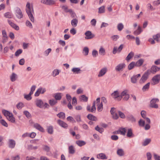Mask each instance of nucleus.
<instances>
[{
  "label": "nucleus",
  "mask_w": 160,
  "mask_h": 160,
  "mask_svg": "<svg viewBox=\"0 0 160 160\" xmlns=\"http://www.w3.org/2000/svg\"><path fill=\"white\" fill-rule=\"evenodd\" d=\"M26 11L31 21L34 22V19L33 15V14L34 13L33 9L32 6L31 7L30 4L28 2L27 4Z\"/></svg>",
  "instance_id": "f257e3e1"
},
{
  "label": "nucleus",
  "mask_w": 160,
  "mask_h": 160,
  "mask_svg": "<svg viewBox=\"0 0 160 160\" xmlns=\"http://www.w3.org/2000/svg\"><path fill=\"white\" fill-rule=\"evenodd\" d=\"M129 94L128 93V90L127 89L124 90L120 94V100L124 97L123 99L125 101H127L129 98Z\"/></svg>",
  "instance_id": "f03ea898"
},
{
  "label": "nucleus",
  "mask_w": 160,
  "mask_h": 160,
  "mask_svg": "<svg viewBox=\"0 0 160 160\" xmlns=\"http://www.w3.org/2000/svg\"><path fill=\"white\" fill-rule=\"evenodd\" d=\"M159 100L157 98H154L152 99L150 102V107L152 108H158V105L156 103L158 102Z\"/></svg>",
  "instance_id": "7ed1b4c3"
},
{
  "label": "nucleus",
  "mask_w": 160,
  "mask_h": 160,
  "mask_svg": "<svg viewBox=\"0 0 160 160\" xmlns=\"http://www.w3.org/2000/svg\"><path fill=\"white\" fill-rule=\"evenodd\" d=\"M111 96L115 100L118 101L120 100V94L118 91H115L111 94Z\"/></svg>",
  "instance_id": "20e7f679"
},
{
  "label": "nucleus",
  "mask_w": 160,
  "mask_h": 160,
  "mask_svg": "<svg viewBox=\"0 0 160 160\" xmlns=\"http://www.w3.org/2000/svg\"><path fill=\"white\" fill-rule=\"evenodd\" d=\"M41 2L44 4L52 6L55 4V1L54 0H41Z\"/></svg>",
  "instance_id": "39448f33"
},
{
  "label": "nucleus",
  "mask_w": 160,
  "mask_h": 160,
  "mask_svg": "<svg viewBox=\"0 0 160 160\" xmlns=\"http://www.w3.org/2000/svg\"><path fill=\"white\" fill-rule=\"evenodd\" d=\"M152 82L151 83V84L153 85H154L158 84L160 80V75H157L153 77L152 79Z\"/></svg>",
  "instance_id": "423d86ee"
},
{
  "label": "nucleus",
  "mask_w": 160,
  "mask_h": 160,
  "mask_svg": "<svg viewBox=\"0 0 160 160\" xmlns=\"http://www.w3.org/2000/svg\"><path fill=\"white\" fill-rule=\"evenodd\" d=\"M160 70V68L157 66L153 65L152 66L151 69V70H148L147 71L149 74L152 73L155 74L157 71H158Z\"/></svg>",
  "instance_id": "0eeeda50"
},
{
  "label": "nucleus",
  "mask_w": 160,
  "mask_h": 160,
  "mask_svg": "<svg viewBox=\"0 0 160 160\" xmlns=\"http://www.w3.org/2000/svg\"><path fill=\"white\" fill-rule=\"evenodd\" d=\"M96 101H94L92 104V106L91 108V106L89 105L87 106V110L89 112H95L96 110V108L95 107V103Z\"/></svg>",
  "instance_id": "6e6552de"
},
{
  "label": "nucleus",
  "mask_w": 160,
  "mask_h": 160,
  "mask_svg": "<svg viewBox=\"0 0 160 160\" xmlns=\"http://www.w3.org/2000/svg\"><path fill=\"white\" fill-rule=\"evenodd\" d=\"M123 47L124 45L123 44H121L118 48H117V47H114L112 51V53L115 54L117 52L118 53H120L123 49Z\"/></svg>",
  "instance_id": "1a4fd4ad"
},
{
  "label": "nucleus",
  "mask_w": 160,
  "mask_h": 160,
  "mask_svg": "<svg viewBox=\"0 0 160 160\" xmlns=\"http://www.w3.org/2000/svg\"><path fill=\"white\" fill-rule=\"evenodd\" d=\"M16 15L17 18L19 19L22 18L23 17L22 12L19 8H17L16 10Z\"/></svg>",
  "instance_id": "9d476101"
},
{
  "label": "nucleus",
  "mask_w": 160,
  "mask_h": 160,
  "mask_svg": "<svg viewBox=\"0 0 160 160\" xmlns=\"http://www.w3.org/2000/svg\"><path fill=\"white\" fill-rule=\"evenodd\" d=\"M149 75V74L148 73L147 71L145 72L140 79L139 81L140 83H141L144 82L148 79Z\"/></svg>",
  "instance_id": "9b49d317"
},
{
  "label": "nucleus",
  "mask_w": 160,
  "mask_h": 160,
  "mask_svg": "<svg viewBox=\"0 0 160 160\" xmlns=\"http://www.w3.org/2000/svg\"><path fill=\"white\" fill-rule=\"evenodd\" d=\"M100 98H98L96 99L97 103H98V108L97 109L98 111L101 112L103 109V104L102 102H101L100 103H99L100 102Z\"/></svg>",
  "instance_id": "f8f14e48"
},
{
  "label": "nucleus",
  "mask_w": 160,
  "mask_h": 160,
  "mask_svg": "<svg viewBox=\"0 0 160 160\" xmlns=\"http://www.w3.org/2000/svg\"><path fill=\"white\" fill-rule=\"evenodd\" d=\"M107 71V68L104 67L101 69L98 75V77H101L104 76L106 73Z\"/></svg>",
  "instance_id": "ddd939ff"
},
{
  "label": "nucleus",
  "mask_w": 160,
  "mask_h": 160,
  "mask_svg": "<svg viewBox=\"0 0 160 160\" xmlns=\"http://www.w3.org/2000/svg\"><path fill=\"white\" fill-rule=\"evenodd\" d=\"M85 34L86 35L85 38L87 39H92L94 36V35L92 34L91 32L89 31H87L85 33Z\"/></svg>",
  "instance_id": "4468645a"
},
{
  "label": "nucleus",
  "mask_w": 160,
  "mask_h": 160,
  "mask_svg": "<svg viewBox=\"0 0 160 160\" xmlns=\"http://www.w3.org/2000/svg\"><path fill=\"white\" fill-rule=\"evenodd\" d=\"M141 76L140 74H138L136 75H133L131 78V81L132 83H135L137 82V81L138 78Z\"/></svg>",
  "instance_id": "2eb2a0df"
},
{
  "label": "nucleus",
  "mask_w": 160,
  "mask_h": 160,
  "mask_svg": "<svg viewBox=\"0 0 160 160\" xmlns=\"http://www.w3.org/2000/svg\"><path fill=\"white\" fill-rule=\"evenodd\" d=\"M8 22L9 24L13 28H14L16 30H19V27L16 25L14 23L10 20H8Z\"/></svg>",
  "instance_id": "dca6fc26"
},
{
  "label": "nucleus",
  "mask_w": 160,
  "mask_h": 160,
  "mask_svg": "<svg viewBox=\"0 0 160 160\" xmlns=\"http://www.w3.org/2000/svg\"><path fill=\"white\" fill-rule=\"evenodd\" d=\"M35 103L37 106L40 108H42L43 107L44 103L42 100L41 99L36 100Z\"/></svg>",
  "instance_id": "f3484780"
},
{
  "label": "nucleus",
  "mask_w": 160,
  "mask_h": 160,
  "mask_svg": "<svg viewBox=\"0 0 160 160\" xmlns=\"http://www.w3.org/2000/svg\"><path fill=\"white\" fill-rule=\"evenodd\" d=\"M125 66L124 63H121L118 64L115 68V69L117 71H119L122 69Z\"/></svg>",
  "instance_id": "a211bd4d"
},
{
  "label": "nucleus",
  "mask_w": 160,
  "mask_h": 160,
  "mask_svg": "<svg viewBox=\"0 0 160 160\" xmlns=\"http://www.w3.org/2000/svg\"><path fill=\"white\" fill-rule=\"evenodd\" d=\"M16 144V142L14 140L12 139L9 140V147L11 148H14Z\"/></svg>",
  "instance_id": "6ab92c4d"
},
{
  "label": "nucleus",
  "mask_w": 160,
  "mask_h": 160,
  "mask_svg": "<svg viewBox=\"0 0 160 160\" xmlns=\"http://www.w3.org/2000/svg\"><path fill=\"white\" fill-rule=\"evenodd\" d=\"M97 158L102 159H106L108 158L107 157L104 153H100L98 154L97 155Z\"/></svg>",
  "instance_id": "aec40b11"
},
{
  "label": "nucleus",
  "mask_w": 160,
  "mask_h": 160,
  "mask_svg": "<svg viewBox=\"0 0 160 160\" xmlns=\"http://www.w3.org/2000/svg\"><path fill=\"white\" fill-rule=\"evenodd\" d=\"M57 122L59 125L62 127L66 128L68 127L67 124L60 120H58Z\"/></svg>",
  "instance_id": "412c9836"
},
{
  "label": "nucleus",
  "mask_w": 160,
  "mask_h": 160,
  "mask_svg": "<svg viewBox=\"0 0 160 160\" xmlns=\"http://www.w3.org/2000/svg\"><path fill=\"white\" fill-rule=\"evenodd\" d=\"M34 126L35 128L39 130V131L42 132H44V130L43 128L40 125V124L36 123L34 124Z\"/></svg>",
  "instance_id": "4be33fe9"
},
{
  "label": "nucleus",
  "mask_w": 160,
  "mask_h": 160,
  "mask_svg": "<svg viewBox=\"0 0 160 160\" xmlns=\"http://www.w3.org/2000/svg\"><path fill=\"white\" fill-rule=\"evenodd\" d=\"M142 32L141 28L140 26H138V29L134 32L133 34L135 35H137L140 34Z\"/></svg>",
  "instance_id": "5701e85b"
},
{
  "label": "nucleus",
  "mask_w": 160,
  "mask_h": 160,
  "mask_svg": "<svg viewBox=\"0 0 160 160\" xmlns=\"http://www.w3.org/2000/svg\"><path fill=\"white\" fill-rule=\"evenodd\" d=\"M7 119L11 122L12 123H14L15 122V118L13 117V115L12 113H11V115H9L7 118Z\"/></svg>",
  "instance_id": "b1692460"
},
{
  "label": "nucleus",
  "mask_w": 160,
  "mask_h": 160,
  "mask_svg": "<svg viewBox=\"0 0 160 160\" xmlns=\"http://www.w3.org/2000/svg\"><path fill=\"white\" fill-rule=\"evenodd\" d=\"M78 20L76 18H74L72 20L71 24L73 27H76L78 23Z\"/></svg>",
  "instance_id": "393cba45"
},
{
  "label": "nucleus",
  "mask_w": 160,
  "mask_h": 160,
  "mask_svg": "<svg viewBox=\"0 0 160 160\" xmlns=\"http://www.w3.org/2000/svg\"><path fill=\"white\" fill-rule=\"evenodd\" d=\"M117 154L119 156L121 157L124 155V152L122 149H119L117 150Z\"/></svg>",
  "instance_id": "a878e982"
},
{
  "label": "nucleus",
  "mask_w": 160,
  "mask_h": 160,
  "mask_svg": "<svg viewBox=\"0 0 160 160\" xmlns=\"http://www.w3.org/2000/svg\"><path fill=\"white\" fill-rule=\"evenodd\" d=\"M76 143L79 146L82 147L85 145L86 143L85 141L82 140H78L76 141Z\"/></svg>",
  "instance_id": "bb28decb"
},
{
  "label": "nucleus",
  "mask_w": 160,
  "mask_h": 160,
  "mask_svg": "<svg viewBox=\"0 0 160 160\" xmlns=\"http://www.w3.org/2000/svg\"><path fill=\"white\" fill-rule=\"evenodd\" d=\"M144 60L142 59H139L135 63L136 66L137 67H140L143 64Z\"/></svg>",
  "instance_id": "cd10ccee"
},
{
  "label": "nucleus",
  "mask_w": 160,
  "mask_h": 160,
  "mask_svg": "<svg viewBox=\"0 0 160 160\" xmlns=\"http://www.w3.org/2000/svg\"><path fill=\"white\" fill-rule=\"evenodd\" d=\"M10 79L12 82L15 81L17 78V75L13 72L10 77Z\"/></svg>",
  "instance_id": "c85d7f7f"
},
{
  "label": "nucleus",
  "mask_w": 160,
  "mask_h": 160,
  "mask_svg": "<svg viewBox=\"0 0 160 160\" xmlns=\"http://www.w3.org/2000/svg\"><path fill=\"white\" fill-rule=\"evenodd\" d=\"M87 117L89 119L94 121H96L97 119L96 117L91 114H89Z\"/></svg>",
  "instance_id": "c756f323"
},
{
  "label": "nucleus",
  "mask_w": 160,
  "mask_h": 160,
  "mask_svg": "<svg viewBox=\"0 0 160 160\" xmlns=\"http://www.w3.org/2000/svg\"><path fill=\"white\" fill-rule=\"evenodd\" d=\"M127 118L128 120L132 122H135L136 121L135 118L132 115H128L127 117Z\"/></svg>",
  "instance_id": "7c9ffc66"
},
{
  "label": "nucleus",
  "mask_w": 160,
  "mask_h": 160,
  "mask_svg": "<svg viewBox=\"0 0 160 160\" xmlns=\"http://www.w3.org/2000/svg\"><path fill=\"white\" fill-rule=\"evenodd\" d=\"M134 53L132 52H131L128 55L126 58V60L127 61H129L134 56Z\"/></svg>",
  "instance_id": "2f4dec72"
},
{
  "label": "nucleus",
  "mask_w": 160,
  "mask_h": 160,
  "mask_svg": "<svg viewBox=\"0 0 160 160\" xmlns=\"http://www.w3.org/2000/svg\"><path fill=\"white\" fill-rule=\"evenodd\" d=\"M69 153L73 154L75 152L74 148L73 146H70L69 147Z\"/></svg>",
  "instance_id": "473e14b6"
},
{
  "label": "nucleus",
  "mask_w": 160,
  "mask_h": 160,
  "mask_svg": "<svg viewBox=\"0 0 160 160\" xmlns=\"http://www.w3.org/2000/svg\"><path fill=\"white\" fill-rule=\"evenodd\" d=\"M105 12V6H102L98 8V12L99 13H103Z\"/></svg>",
  "instance_id": "72a5a7b5"
},
{
  "label": "nucleus",
  "mask_w": 160,
  "mask_h": 160,
  "mask_svg": "<svg viewBox=\"0 0 160 160\" xmlns=\"http://www.w3.org/2000/svg\"><path fill=\"white\" fill-rule=\"evenodd\" d=\"M160 38V34L158 33L156 35L153 36V38L155 40H156L157 42H159L160 41L159 38Z\"/></svg>",
  "instance_id": "f704fd0d"
},
{
  "label": "nucleus",
  "mask_w": 160,
  "mask_h": 160,
  "mask_svg": "<svg viewBox=\"0 0 160 160\" xmlns=\"http://www.w3.org/2000/svg\"><path fill=\"white\" fill-rule=\"evenodd\" d=\"M135 66H136L135 62H132L129 64L128 67V69L129 70H131Z\"/></svg>",
  "instance_id": "c9c22d12"
},
{
  "label": "nucleus",
  "mask_w": 160,
  "mask_h": 160,
  "mask_svg": "<svg viewBox=\"0 0 160 160\" xmlns=\"http://www.w3.org/2000/svg\"><path fill=\"white\" fill-rule=\"evenodd\" d=\"M72 71L74 73L78 74L80 73V72L81 71V70L79 68H73L72 69Z\"/></svg>",
  "instance_id": "e433bc0d"
},
{
  "label": "nucleus",
  "mask_w": 160,
  "mask_h": 160,
  "mask_svg": "<svg viewBox=\"0 0 160 160\" xmlns=\"http://www.w3.org/2000/svg\"><path fill=\"white\" fill-rule=\"evenodd\" d=\"M2 112L4 115L7 118V117H8L9 115H11L12 113L8 111L5 110H2Z\"/></svg>",
  "instance_id": "4c0bfd02"
},
{
  "label": "nucleus",
  "mask_w": 160,
  "mask_h": 160,
  "mask_svg": "<svg viewBox=\"0 0 160 160\" xmlns=\"http://www.w3.org/2000/svg\"><path fill=\"white\" fill-rule=\"evenodd\" d=\"M151 141V139L150 138H147L145 140L142 144L143 146L148 145Z\"/></svg>",
  "instance_id": "58836bf2"
},
{
  "label": "nucleus",
  "mask_w": 160,
  "mask_h": 160,
  "mask_svg": "<svg viewBox=\"0 0 160 160\" xmlns=\"http://www.w3.org/2000/svg\"><path fill=\"white\" fill-rule=\"evenodd\" d=\"M54 98H55L56 100H60L61 99L62 97L61 95V93H56L54 95Z\"/></svg>",
  "instance_id": "ea45409f"
},
{
  "label": "nucleus",
  "mask_w": 160,
  "mask_h": 160,
  "mask_svg": "<svg viewBox=\"0 0 160 160\" xmlns=\"http://www.w3.org/2000/svg\"><path fill=\"white\" fill-rule=\"evenodd\" d=\"M99 53L101 55H104L105 53V49L102 47H101L99 51Z\"/></svg>",
  "instance_id": "a19ab883"
},
{
  "label": "nucleus",
  "mask_w": 160,
  "mask_h": 160,
  "mask_svg": "<svg viewBox=\"0 0 160 160\" xmlns=\"http://www.w3.org/2000/svg\"><path fill=\"white\" fill-rule=\"evenodd\" d=\"M68 12L70 13L72 18H74L76 16L75 13L72 11V9H69L68 10Z\"/></svg>",
  "instance_id": "79ce46f5"
},
{
  "label": "nucleus",
  "mask_w": 160,
  "mask_h": 160,
  "mask_svg": "<svg viewBox=\"0 0 160 160\" xmlns=\"http://www.w3.org/2000/svg\"><path fill=\"white\" fill-rule=\"evenodd\" d=\"M127 135L128 137H133L132 130L131 129H128Z\"/></svg>",
  "instance_id": "37998d69"
},
{
  "label": "nucleus",
  "mask_w": 160,
  "mask_h": 160,
  "mask_svg": "<svg viewBox=\"0 0 160 160\" xmlns=\"http://www.w3.org/2000/svg\"><path fill=\"white\" fill-rule=\"evenodd\" d=\"M89 52V49L87 47H85L83 49V53L85 56L87 55L88 54Z\"/></svg>",
  "instance_id": "c03bdc74"
},
{
  "label": "nucleus",
  "mask_w": 160,
  "mask_h": 160,
  "mask_svg": "<svg viewBox=\"0 0 160 160\" xmlns=\"http://www.w3.org/2000/svg\"><path fill=\"white\" fill-rule=\"evenodd\" d=\"M57 116L60 118L64 119L65 118V114L63 112H61L57 115Z\"/></svg>",
  "instance_id": "a18cd8bd"
},
{
  "label": "nucleus",
  "mask_w": 160,
  "mask_h": 160,
  "mask_svg": "<svg viewBox=\"0 0 160 160\" xmlns=\"http://www.w3.org/2000/svg\"><path fill=\"white\" fill-rule=\"evenodd\" d=\"M124 28L123 24L121 23H119L117 25V28L118 31H121Z\"/></svg>",
  "instance_id": "49530a36"
},
{
  "label": "nucleus",
  "mask_w": 160,
  "mask_h": 160,
  "mask_svg": "<svg viewBox=\"0 0 160 160\" xmlns=\"http://www.w3.org/2000/svg\"><path fill=\"white\" fill-rule=\"evenodd\" d=\"M47 130L48 132L50 134H52L53 132V128L52 126L48 127Z\"/></svg>",
  "instance_id": "de8ad7c7"
},
{
  "label": "nucleus",
  "mask_w": 160,
  "mask_h": 160,
  "mask_svg": "<svg viewBox=\"0 0 160 160\" xmlns=\"http://www.w3.org/2000/svg\"><path fill=\"white\" fill-rule=\"evenodd\" d=\"M4 16L6 18H12V13L9 12H7L4 14Z\"/></svg>",
  "instance_id": "09e8293b"
},
{
  "label": "nucleus",
  "mask_w": 160,
  "mask_h": 160,
  "mask_svg": "<svg viewBox=\"0 0 160 160\" xmlns=\"http://www.w3.org/2000/svg\"><path fill=\"white\" fill-rule=\"evenodd\" d=\"M95 129L96 131H98L101 133L103 132L104 130L102 128H100L98 126H97L95 127Z\"/></svg>",
  "instance_id": "8fccbe9b"
},
{
  "label": "nucleus",
  "mask_w": 160,
  "mask_h": 160,
  "mask_svg": "<svg viewBox=\"0 0 160 160\" xmlns=\"http://www.w3.org/2000/svg\"><path fill=\"white\" fill-rule=\"evenodd\" d=\"M57 102V100L55 99L50 100L49 101V103L51 106L55 105Z\"/></svg>",
  "instance_id": "3c124183"
},
{
  "label": "nucleus",
  "mask_w": 160,
  "mask_h": 160,
  "mask_svg": "<svg viewBox=\"0 0 160 160\" xmlns=\"http://www.w3.org/2000/svg\"><path fill=\"white\" fill-rule=\"evenodd\" d=\"M31 94L30 93L28 95H24V98L27 100H30L32 99V97H31Z\"/></svg>",
  "instance_id": "603ef678"
},
{
  "label": "nucleus",
  "mask_w": 160,
  "mask_h": 160,
  "mask_svg": "<svg viewBox=\"0 0 160 160\" xmlns=\"http://www.w3.org/2000/svg\"><path fill=\"white\" fill-rule=\"evenodd\" d=\"M139 125L141 127H144L145 125V122L142 119H140L138 122Z\"/></svg>",
  "instance_id": "864d4df0"
},
{
  "label": "nucleus",
  "mask_w": 160,
  "mask_h": 160,
  "mask_svg": "<svg viewBox=\"0 0 160 160\" xmlns=\"http://www.w3.org/2000/svg\"><path fill=\"white\" fill-rule=\"evenodd\" d=\"M42 91V88H39L35 92L34 95L36 97L38 96L41 93V92Z\"/></svg>",
  "instance_id": "5fc2aeb1"
},
{
  "label": "nucleus",
  "mask_w": 160,
  "mask_h": 160,
  "mask_svg": "<svg viewBox=\"0 0 160 160\" xmlns=\"http://www.w3.org/2000/svg\"><path fill=\"white\" fill-rule=\"evenodd\" d=\"M75 118L77 122H81V119L80 115H78L75 116Z\"/></svg>",
  "instance_id": "6e6d98bb"
},
{
  "label": "nucleus",
  "mask_w": 160,
  "mask_h": 160,
  "mask_svg": "<svg viewBox=\"0 0 160 160\" xmlns=\"http://www.w3.org/2000/svg\"><path fill=\"white\" fill-rule=\"evenodd\" d=\"M150 84V83L149 82L148 83L143 87L142 88V90L143 91H146L148 90L149 88Z\"/></svg>",
  "instance_id": "4d7b16f0"
},
{
  "label": "nucleus",
  "mask_w": 160,
  "mask_h": 160,
  "mask_svg": "<svg viewBox=\"0 0 160 160\" xmlns=\"http://www.w3.org/2000/svg\"><path fill=\"white\" fill-rule=\"evenodd\" d=\"M59 72L58 69H55L53 72L52 75L53 77H55L57 75L59 74Z\"/></svg>",
  "instance_id": "13d9d810"
},
{
  "label": "nucleus",
  "mask_w": 160,
  "mask_h": 160,
  "mask_svg": "<svg viewBox=\"0 0 160 160\" xmlns=\"http://www.w3.org/2000/svg\"><path fill=\"white\" fill-rule=\"evenodd\" d=\"M80 99L84 102H87L88 100V98L85 95H82L81 96Z\"/></svg>",
  "instance_id": "bf43d9fd"
},
{
  "label": "nucleus",
  "mask_w": 160,
  "mask_h": 160,
  "mask_svg": "<svg viewBox=\"0 0 160 160\" xmlns=\"http://www.w3.org/2000/svg\"><path fill=\"white\" fill-rule=\"evenodd\" d=\"M22 52V50L21 49H19L15 53V55L16 57L18 56Z\"/></svg>",
  "instance_id": "052dcab7"
},
{
  "label": "nucleus",
  "mask_w": 160,
  "mask_h": 160,
  "mask_svg": "<svg viewBox=\"0 0 160 160\" xmlns=\"http://www.w3.org/2000/svg\"><path fill=\"white\" fill-rule=\"evenodd\" d=\"M0 122L1 124L3 126L6 127H8V124L4 120L2 119L0 120Z\"/></svg>",
  "instance_id": "680f3d73"
},
{
  "label": "nucleus",
  "mask_w": 160,
  "mask_h": 160,
  "mask_svg": "<svg viewBox=\"0 0 160 160\" xmlns=\"http://www.w3.org/2000/svg\"><path fill=\"white\" fill-rule=\"evenodd\" d=\"M22 102H19L17 104L16 106L18 109H21L24 106Z\"/></svg>",
  "instance_id": "e2e57ef3"
},
{
  "label": "nucleus",
  "mask_w": 160,
  "mask_h": 160,
  "mask_svg": "<svg viewBox=\"0 0 160 160\" xmlns=\"http://www.w3.org/2000/svg\"><path fill=\"white\" fill-rule=\"evenodd\" d=\"M26 25L27 26L31 28H32V24L28 20H27L26 21Z\"/></svg>",
  "instance_id": "0e129e2a"
},
{
  "label": "nucleus",
  "mask_w": 160,
  "mask_h": 160,
  "mask_svg": "<svg viewBox=\"0 0 160 160\" xmlns=\"http://www.w3.org/2000/svg\"><path fill=\"white\" fill-rule=\"evenodd\" d=\"M118 114L120 117L122 118H124L125 117V114L123 113L122 112L120 111H118Z\"/></svg>",
  "instance_id": "69168bd1"
},
{
  "label": "nucleus",
  "mask_w": 160,
  "mask_h": 160,
  "mask_svg": "<svg viewBox=\"0 0 160 160\" xmlns=\"http://www.w3.org/2000/svg\"><path fill=\"white\" fill-rule=\"evenodd\" d=\"M120 130H121V132H120L121 134L122 135H124L125 134V133L126 131L125 128H121Z\"/></svg>",
  "instance_id": "338daca9"
},
{
  "label": "nucleus",
  "mask_w": 160,
  "mask_h": 160,
  "mask_svg": "<svg viewBox=\"0 0 160 160\" xmlns=\"http://www.w3.org/2000/svg\"><path fill=\"white\" fill-rule=\"evenodd\" d=\"M111 139L113 140L116 141L118 139V136L116 135H112L111 137Z\"/></svg>",
  "instance_id": "774afa93"
}]
</instances>
